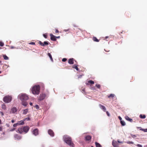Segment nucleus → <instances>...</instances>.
<instances>
[{"instance_id": "f257e3e1", "label": "nucleus", "mask_w": 147, "mask_h": 147, "mask_svg": "<svg viewBox=\"0 0 147 147\" xmlns=\"http://www.w3.org/2000/svg\"><path fill=\"white\" fill-rule=\"evenodd\" d=\"M63 138L65 142L71 147H74L75 145L72 141L71 137L67 135H65L63 137Z\"/></svg>"}, {"instance_id": "f03ea898", "label": "nucleus", "mask_w": 147, "mask_h": 147, "mask_svg": "<svg viewBox=\"0 0 147 147\" xmlns=\"http://www.w3.org/2000/svg\"><path fill=\"white\" fill-rule=\"evenodd\" d=\"M32 93L34 94H38L40 92V86L39 85H35L32 88Z\"/></svg>"}, {"instance_id": "7ed1b4c3", "label": "nucleus", "mask_w": 147, "mask_h": 147, "mask_svg": "<svg viewBox=\"0 0 147 147\" xmlns=\"http://www.w3.org/2000/svg\"><path fill=\"white\" fill-rule=\"evenodd\" d=\"M19 97L22 101L27 100L28 99V96L25 94H20L19 95Z\"/></svg>"}, {"instance_id": "20e7f679", "label": "nucleus", "mask_w": 147, "mask_h": 147, "mask_svg": "<svg viewBox=\"0 0 147 147\" xmlns=\"http://www.w3.org/2000/svg\"><path fill=\"white\" fill-rule=\"evenodd\" d=\"M12 100V97L8 95L5 96L3 98V101L6 103L10 102Z\"/></svg>"}, {"instance_id": "39448f33", "label": "nucleus", "mask_w": 147, "mask_h": 147, "mask_svg": "<svg viewBox=\"0 0 147 147\" xmlns=\"http://www.w3.org/2000/svg\"><path fill=\"white\" fill-rule=\"evenodd\" d=\"M38 43L40 44L41 46H44L45 45H49V43L47 41L44 42V43H43L41 41H39Z\"/></svg>"}, {"instance_id": "423d86ee", "label": "nucleus", "mask_w": 147, "mask_h": 147, "mask_svg": "<svg viewBox=\"0 0 147 147\" xmlns=\"http://www.w3.org/2000/svg\"><path fill=\"white\" fill-rule=\"evenodd\" d=\"M46 96V95L45 94H42L40 95L39 100H43Z\"/></svg>"}, {"instance_id": "0eeeda50", "label": "nucleus", "mask_w": 147, "mask_h": 147, "mask_svg": "<svg viewBox=\"0 0 147 147\" xmlns=\"http://www.w3.org/2000/svg\"><path fill=\"white\" fill-rule=\"evenodd\" d=\"M48 134L52 137H53L54 136V133L51 129H49L48 131Z\"/></svg>"}, {"instance_id": "6e6552de", "label": "nucleus", "mask_w": 147, "mask_h": 147, "mask_svg": "<svg viewBox=\"0 0 147 147\" xmlns=\"http://www.w3.org/2000/svg\"><path fill=\"white\" fill-rule=\"evenodd\" d=\"M50 36L51 37V39L53 41L56 40V37L53 35L52 34H50Z\"/></svg>"}, {"instance_id": "1a4fd4ad", "label": "nucleus", "mask_w": 147, "mask_h": 147, "mask_svg": "<svg viewBox=\"0 0 147 147\" xmlns=\"http://www.w3.org/2000/svg\"><path fill=\"white\" fill-rule=\"evenodd\" d=\"M33 134L35 136L38 134V131L37 129H35L33 131Z\"/></svg>"}, {"instance_id": "9d476101", "label": "nucleus", "mask_w": 147, "mask_h": 147, "mask_svg": "<svg viewBox=\"0 0 147 147\" xmlns=\"http://www.w3.org/2000/svg\"><path fill=\"white\" fill-rule=\"evenodd\" d=\"M17 109L16 107H14L11 108V112L13 113H15L17 111Z\"/></svg>"}, {"instance_id": "9b49d317", "label": "nucleus", "mask_w": 147, "mask_h": 147, "mask_svg": "<svg viewBox=\"0 0 147 147\" xmlns=\"http://www.w3.org/2000/svg\"><path fill=\"white\" fill-rule=\"evenodd\" d=\"M24 128V132L27 133L29 129V127L28 126H26L23 127Z\"/></svg>"}, {"instance_id": "f8f14e48", "label": "nucleus", "mask_w": 147, "mask_h": 147, "mask_svg": "<svg viewBox=\"0 0 147 147\" xmlns=\"http://www.w3.org/2000/svg\"><path fill=\"white\" fill-rule=\"evenodd\" d=\"M112 144L114 147H119L118 144L116 141H113Z\"/></svg>"}, {"instance_id": "ddd939ff", "label": "nucleus", "mask_w": 147, "mask_h": 147, "mask_svg": "<svg viewBox=\"0 0 147 147\" xmlns=\"http://www.w3.org/2000/svg\"><path fill=\"white\" fill-rule=\"evenodd\" d=\"M18 131L20 133L22 134L24 132V128L23 127L19 128H18Z\"/></svg>"}, {"instance_id": "4468645a", "label": "nucleus", "mask_w": 147, "mask_h": 147, "mask_svg": "<svg viewBox=\"0 0 147 147\" xmlns=\"http://www.w3.org/2000/svg\"><path fill=\"white\" fill-rule=\"evenodd\" d=\"M74 60H75L73 58L70 59L68 60V63L70 64H73L74 63Z\"/></svg>"}, {"instance_id": "2eb2a0df", "label": "nucleus", "mask_w": 147, "mask_h": 147, "mask_svg": "<svg viewBox=\"0 0 147 147\" xmlns=\"http://www.w3.org/2000/svg\"><path fill=\"white\" fill-rule=\"evenodd\" d=\"M99 105L100 108L102 110H103L104 111H106V109L104 106H103L101 104H99Z\"/></svg>"}, {"instance_id": "dca6fc26", "label": "nucleus", "mask_w": 147, "mask_h": 147, "mask_svg": "<svg viewBox=\"0 0 147 147\" xmlns=\"http://www.w3.org/2000/svg\"><path fill=\"white\" fill-rule=\"evenodd\" d=\"M14 137L18 140H20L21 139V137L18 134H16L14 136Z\"/></svg>"}, {"instance_id": "f3484780", "label": "nucleus", "mask_w": 147, "mask_h": 147, "mask_svg": "<svg viewBox=\"0 0 147 147\" xmlns=\"http://www.w3.org/2000/svg\"><path fill=\"white\" fill-rule=\"evenodd\" d=\"M91 137L90 136H87L85 137V139L86 140L89 141L91 140Z\"/></svg>"}, {"instance_id": "a211bd4d", "label": "nucleus", "mask_w": 147, "mask_h": 147, "mask_svg": "<svg viewBox=\"0 0 147 147\" xmlns=\"http://www.w3.org/2000/svg\"><path fill=\"white\" fill-rule=\"evenodd\" d=\"M94 84V82L92 80H90L88 81V82L86 83V84L87 85H88L89 84Z\"/></svg>"}, {"instance_id": "6ab92c4d", "label": "nucleus", "mask_w": 147, "mask_h": 147, "mask_svg": "<svg viewBox=\"0 0 147 147\" xmlns=\"http://www.w3.org/2000/svg\"><path fill=\"white\" fill-rule=\"evenodd\" d=\"M22 105L26 107V106L28 103L26 102V101H25V100H22Z\"/></svg>"}, {"instance_id": "aec40b11", "label": "nucleus", "mask_w": 147, "mask_h": 147, "mask_svg": "<svg viewBox=\"0 0 147 147\" xmlns=\"http://www.w3.org/2000/svg\"><path fill=\"white\" fill-rule=\"evenodd\" d=\"M1 108H2V109H3L4 110L6 109V105H5L4 104V103H3V104H2Z\"/></svg>"}, {"instance_id": "412c9836", "label": "nucleus", "mask_w": 147, "mask_h": 147, "mask_svg": "<svg viewBox=\"0 0 147 147\" xmlns=\"http://www.w3.org/2000/svg\"><path fill=\"white\" fill-rule=\"evenodd\" d=\"M93 40L96 42H98L99 41V40L98 39L95 37H93L92 38Z\"/></svg>"}, {"instance_id": "4be33fe9", "label": "nucleus", "mask_w": 147, "mask_h": 147, "mask_svg": "<svg viewBox=\"0 0 147 147\" xmlns=\"http://www.w3.org/2000/svg\"><path fill=\"white\" fill-rule=\"evenodd\" d=\"M72 68L75 69L77 71L79 70V69L78 67V66L76 65H74L72 67Z\"/></svg>"}, {"instance_id": "5701e85b", "label": "nucleus", "mask_w": 147, "mask_h": 147, "mask_svg": "<svg viewBox=\"0 0 147 147\" xmlns=\"http://www.w3.org/2000/svg\"><path fill=\"white\" fill-rule=\"evenodd\" d=\"M95 144L96 147H102L101 145L97 142H95Z\"/></svg>"}, {"instance_id": "b1692460", "label": "nucleus", "mask_w": 147, "mask_h": 147, "mask_svg": "<svg viewBox=\"0 0 147 147\" xmlns=\"http://www.w3.org/2000/svg\"><path fill=\"white\" fill-rule=\"evenodd\" d=\"M28 111V109H24L23 110V113L24 115H26Z\"/></svg>"}, {"instance_id": "393cba45", "label": "nucleus", "mask_w": 147, "mask_h": 147, "mask_svg": "<svg viewBox=\"0 0 147 147\" xmlns=\"http://www.w3.org/2000/svg\"><path fill=\"white\" fill-rule=\"evenodd\" d=\"M48 55L49 57H50L51 60L52 61H53V58L52 57V56H51V54L50 53H48Z\"/></svg>"}, {"instance_id": "a878e982", "label": "nucleus", "mask_w": 147, "mask_h": 147, "mask_svg": "<svg viewBox=\"0 0 147 147\" xmlns=\"http://www.w3.org/2000/svg\"><path fill=\"white\" fill-rule=\"evenodd\" d=\"M140 117L142 119H144L146 118V116L145 115L141 114L140 115Z\"/></svg>"}, {"instance_id": "bb28decb", "label": "nucleus", "mask_w": 147, "mask_h": 147, "mask_svg": "<svg viewBox=\"0 0 147 147\" xmlns=\"http://www.w3.org/2000/svg\"><path fill=\"white\" fill-rule=\"evenodd\" d=\"M115 94H111L108 96V97L109 98H113Z\"/></svg>"}, {"instance_id": "cd10ccee", "label": "nucleus", "mask_w": 147, "mask_h": 147, "mask_svg": "<svg viewBox=\"0 0 147 147\" xmlns=\"http://www.w3.org/2000/svg\"><path fill=\"white\" fill-rule=\"evenodd\" d=\"M3 57L5 60H7L8 59V57L5 55H3Z\"/></svg>"}, {"instance_id": "c85d7f7f", "label": "nucleus", "mask_w": 147, "mask_h": 147, "mask_svg": "<svg viewBox=\"0 0 147 147\" xmlns=\"http://www.w3.org/2000/svg\"><path fill=\"white\" fill-rule=\"evenodd\" d=\"M19 123V124H18L19 125H23L24 123V121H19V123Z\"/></svg>"}, {"instance_id": "c756f323", "label": "nucleus", "mask_w": 147, "mask_h": 147, "mask_svg": "<svg viewBox=\"0 0 147 147\" xmlns=\"http://www.w3.org/2000/svg\"><path fill=\"white\" fill-rule=\"evenodd\" d=\"M120 123L122 126H124L125 125V123L123 121L121 120L120 121Z\"/></svg>"}, {"instance_id": "7c9ffc66", "label": "nucleus", "mask_w": 147, "mask_h": 147, "mask_svg": "<svg viewBox=\"0 0 147 147\" xmlns=\"http://www.w3.org/2000/svg\"><path fill=\"white\" fill-rule=\"evenodd\" d=\"M4 45V43L2 42H0V46L1 47H3Z\"/></svg>"}, {"instance_id": "2f4dec72", "label": "nucleus", "mask_w": 147, "mask_h": 147, "mask_svg": "<svg viewBox=\"0 0 147 147\" xmlns=\"http://www.w3.org/2000/svg\"><path fill=\"white\" fill-rule=\"evenodd\" d=\"M96 87L98 88H100V86L99 84H96L95 85Z\"/></svg>"}, {"instance_id": "473e14b6", "label": "nucleus", "mask_w": 147, "mask_h": 147, "mask_svg": "<svg viewBox=\"0 0 147 147\" xmlns=\"http://www.w3.org/2000/svg\"><path fill=\"white\" fill-rule=\"evenodd\" d=\"M140 129L141 130H142L144 132H147V129Z\"/></svg>"}, {"instance_id": "72a5a7b5", "label": "nucleus", "mask_w": 147, "mask_h": 147, "mask_svg": "<svg viewBox=\"0 0 147 147\" xmlns=\"http://www.w3.org/2000/svg\"><path fill=\"white\" fill-rule=\"evenodd\" d=\"M18 123H15L13 124V126L14 127H16L18 125H19Z\"/></svg>"}, {"instance_id": "f704fd0d", "label": "nucleus", "mask_w": 147, "mask_h": 147, "mask_svg": "<svg viewBox=\"0 0 147 147\" xmlns=\"http://www.w3.org/2000/svg\"><path fill=\"white\" fill-rule=\"evenodd\" d=\"M29 44L30 45H35V43L34 42H30L29 43Z\"/></svg>"}, {"instance_id": "c9c22d12", "label": "nucleus", "mask_w": 147, "mask_h": 147, "mask_svg": "<svg viewBox=\"0 0 147 147\" xmlns=\"http://www.w3.org/2000/svg\"><path fill=\"white\" fill-rule=\"evenodd\" d=\"M67 60V59L66 58H64L62 59V61L63 62H65Z\"/></svg>"}, {"instance_id": "e433bc0d", "label": "nucleus", "mask_w": 147, "mask_h": 147, "mask_svg": "<svg viewBox=\"0 0 147 147\" xmlns=\"http://www.w3.org/2000/svg\"><path fill=\"white\" fill-rule=\"evenodd\" d=\"M81 90L83 92H85V89L84 88H83L82 89H81Z\"/></svg>"}, {"instance_id": "4c0bfd02", "label": "nucleus", "mask_w": 147, "mask_h": 147, "mask_svg": "<svg viewBox=\"0 0 147 147\" xmlns=\"http://www.w3.org/2000/svg\"><path fill=\"white\" fill-rule=\"evenodd\" d=\"M106 113H107V116H110V114H109V112L108 111H106Z\"/></svg>"}, {"instance_id": "58836bf2", "label": "nucleus", "mask_w": 147, "mask_h": 147, "mask_svg": "<svg viewBox=\"0 0 147 147\" xmlns=\"http://www.w3.org/2000/svg\"><path fill=\"white\" fill-rule=\"evenodd\" d=\"M43 36L45 38H47V35L46 34H43Z\"/></svg>"}, {"instance_id": "ea45409f", "label": "nucleus", "mask_w": 147, "mask_h": 147, "mask_svg": "<svg viewBox=\"0 0 147 147\" xmlns=\"http://www.w3.org/2000/svg\"><path fill=\"white\" fill-rule=\"evenodd\" d=\"M125 118L126 120L129 121V117L128 116H126L125 117Z\"/></svg>"}, {"instance_id": "a19ab883", "label": "nucleus", "mask_w": 147, "mask_h": 147, "mask_svg": "<svg viewBox=\"0 0 147 147\" xmlns=\"http://www.w3.org/2000/svg\"><path fill=\"white\" fill-rule=\"evenodd\" d=\"M137 146L139 147H142V146L140 144H137Z\"/></svg>"}, {"instance_id": "79ce46f5", "label": "nucleus", "mask_w": 147, "mask_h": 147, "mask_svg": "<svg viewBox=\"0 0 147 147\" xmlns=\"http://www.w3.org/2000/svg\"><path fill=\"white\" fill-rule=\"evenodd\" d=\"M117 141V142L119 143H123L122 142L120 141L119 140H118Z\"/></svg>"}, {"instance_id": "37998d69", "label": "nucleus", "mask_w": 147, "mask_h": 147, "mask_svg": "<svg viewBox=\"0 0 147 147\" xmlns=\"http://www.w3.org/2000/svg\"><path fill=\"white\" fill-rule=\"evenodd\" d=\"M10 48L11 49H16V48L13 46H11L10 47Z\"/></svg>"}, {"instance_id": "c03bdc74", "label": "nucleus", "mask_w": 147, "mask_h": 147, "mask_svg": "<svg viewBox=\"0 0 147 147\" xmlns=\"http://www.w3.org/2000/svg\"><path fill=\"white\" fill-rule=\"evenodd\" d=\"M59 30L57 29H56L55 31V33H59Z\"/></svg>"}, {"instance_id": "a18cd8bd", "label": "nucleus", "mask_w": 147, "mask_h": 147, "mask_svg": "<svg viewBox=\"0 0 147 147\" xmlns=\"http://www.w3.org/2000/svg\"><path fill=\"white\" fill-rule=\"evenodd\" d=\"M0 114L2 116H3L4 115V113L2 112H0Z\"/></svg>"}, {"instance_id": "49530a36", "label": "nucleus", "mask_w": 147, "mask_h": 147, "mask_svg": "<svg viewBox=\"0 0 147 147\" xmlns=\"http://www.w3.org/2000/svg\"><path fill=\"white\" fill-rule=\"evenodd\" d=\"M118 118H119V119L120 120V121L122 120V118H121V117L120 116H119L118 117Z\"/></svg>"}, {"instance_id": "de8ad7c7", "label": "nucleus", "mask_w": 147, "mask_h": 147, "mask_svg": "<svg viewBox=\"0 0 147 147\" xmlns=\"http://www.w3.org/2000/svg\"><path fill=\"white\" fill-rule=\"evenodd\" d=\"M131 136L133 138H134L136 137V136L134 135H131Z\"/></svg>"}, {"instance_id": "09e8293b", "label": "nucleus", "mask_w": 147, "mask_h": 147, "mask_svg": "<svg viewBox=\"0 0 147 147\" xmlns=\"http://www.w3.org/2000/svg\"><path fill=\"white\" fill-rule=\"evenodd\" d=\"M129 121H130L131 122L132 121V119H131L129 118Z\"/></svg>"}, {"instance_id": "8fccbe9b", "label": "nucleus", "mask_w": 147, "mask_h": 147, "mask_svg": "<svg viewBox=\"0 0 147 147\" xmlns=\"http://www.w3.org/2000/svg\"><path fill=\"white\" fill-rule=\"evenodd\" d=\"M2 128L0 126V131H1L2 130Z\"/></svg>"}, {"instance_id": "3c124183", "label": "nucleus", "mask_w": 147, "mask_h": 147, "mask_svg": "<svg viewBox=\"0 0 147 147\" xmlns=\"http://www.w3.org/2000/svg\"><path fill=\"white\" fill-rule=\"evenodd\" d=\"M133 142H129V144H133Z\"/></svg>"}, {"instance_id": "603ef678", "label": "nucleus", "mask_w": 147, "mask_h": 147, "mask_svg": "<svg viewBox=\"0 0 147 147\" xmlns=\"http://www.w3.org/2000/svg\"><path fill=\"white\" fill-rule=\"evenodd\" d=\"M30 105H31V106H32V102H30Z\"/></svg>"}, {"instance_id": "864d4df0", "label": "nucleus", "mask_w": 147, "mask_h": 147, "mask_svg": "<svg viewBox=\"0 0 147 147\" xmlns=\"http://www.w3.org/2000/svg\"><path fill=\"white\" fill-rule=\"evenodd\" d=\"M11 122L12 123H13L14 122V121L13 120H12L11 121Z\"/></svg>"}, {"instance_id": "5fc2aeb1", "label": "nucleus", "mask_w": 147, "mask_h": 147, "mask_svg": "<svg viewBox=\"0 0 147 147\" xmlns=\"http://www.w3.org/2000/svg\"><path fill=\"white\" fill-rule=\"evenodd\" d=\"M36 109H38V105H36Z\"/></svg>"}, {"instance_id": "6e6d98bb", "label": "nucleus", "mask_w": 147, "mask_h": 147, "mask_svg": "<svg viewBox=\"0 0 147 147\" xmlns=\"http://www.w3.org/2000/svg\"><path fill=\"white\" fill-rule=\"evenodd\" d=\"M60 38V36H58L56 37V38Z\"/></svg>"}, {"instance_id": "4d7b16f0", "label": "nucleus", "mask_w": 147, "mask_h": 147, "mask_svg": "<svg viewBox=\"0 0 147 147\" xmlns=\"http://www.w3.org/2000/svg\"><path fill=\"white\" fill-rule=\"evenodd\" d=\"M0 124H1V120L0 119Z\"/></svg>"}, {"instance_id": "13d9d810", "label": "nucleus", "mask_w": 147, "mask_h": 147, "mask_svg": "<svg viewBox=\"0 0 147 147\" xmlns=\"http://www.w3.org/2000/svg\"><path fill=\"white\" fill-rule=\"evenodd\" d=\"M105 51H107V52H108L109 51H106V50H105Z\"/></svg>"}, {"instance_id": "bf43d9fd", "label": "nucleus", "mask_w": 147, "mask_h": 147, "mask_svg": "<svg viewBox=\"0 0 147 147\" xmlns=\"http://www.w3.org/2000/svg\"><path fill=\"white\" fill-rule=\"evenodd\" d=\"M1 71H0V74H1Z\"/></svg>"}, {"instance_id": "052dcab7", "label": "nucleus", "mask_w": 147, "mask_h": 147, "mask_svg": "<svg viewBox=\"0 0 147 147\" xmlns=\"http://www.w3.org/2000/svg\"><path fill=\"white\" fill-rule=\"evenodd\" d=\"M108 37L107 36V37H106V38H107Z\"/></svg>"}, {"instance_id": "680f3d73", "label": "nucleus", "mask_w": 147, "mask_h": 147, "mask_svg": "<svg viewBox=\"0 0 147 147\" xmlns=\"http://www.w3.org/2000/svg\"><path fill=\"white\" fill-rule=\"evenodd\" d=\"M29 118H28V120H29Z\"/></svg>"}]
</instances>
